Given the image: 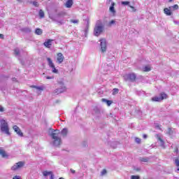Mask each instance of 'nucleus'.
Wrapping results in <instances>:
<instances>
[{"mask_svg": "<svg viewBox=\"0 0 179 179\" xmlns=\"http://www.w3.org/2000/svg\"><path fill=\"white\" fill-rule=\"evenodd\" d=\"M62 136H66L68 135V129H63L61 132Z\"/></svg>", "mask_w": 179, "mask_h": 179, "instance_id": "f3484780", "label": "nucleus"}, {"mask_svg": "<svg viewBox=\"0 0 179 179\" xmlns=\"http://www.w3.org/2000/svg\"><path fill=\"white\" fill-rule=\"evenodd\" d=\"M23 166H24V162H17L15 165H13L11 167V170L13 171H16V170H19V169H22V167H23Z\"/></svg>", "mask_w": 179, "mask_h": 179, "instance_id": "20e7f679", "label": "nucleus"}, {"mask_svg": "<svg viewBox=\"0 0 179 179\" xmlns=\"http://www.w3.org/2000/svg\"><path fill=\"white\" fill-rule=\"evenodd\" d=\"M101 41V50L102 52H106L107 50V42L104 38L99 40Z\"/></svg>", "mask_w": 179, "mask_h": 179, "instance_id": "423d86ee", "label": "nucleus"}, {"mask_svg": "<svg viewBox=\"0 0 179 179\" xmlns=\"http://www.w3.org/2000/svg\"><path fill=\"white\" fill-rule=\"evenodd\" d=\"M52 41H54V40L48 39L47 41L43 43V45H45L46 48H51V45H52Z\"/></svg>", "mask_w": 179, "mask_h": 179, "instance_id": "1a4fd4ad", "label": "nucleus"}, {"mask_svg": "<svg viewBox=\"0 0 179 179\" xmlns=\"http://www.w3.org/2000/svg\"><path fill=\"white\" fill-rule=\"evenodd\" d=\"M140 160H141V162H143L145 163L149 162V159H148V158H141Z\"/></svg>", "mask_w": 179, "mask_h": 179, "instance_id": "a878e982", "label": "nucleus"}, {"mask_svg": "<svg viewBox=\"0 0 179 179\" xmlns=\"http://www.w3.org/2000/svg\"><path fill=\"white\" fill-rule=\"evenodd\" d=\"M50 136L52 139H53V145H55V146H59V145H61V138L59 136H58V134L52 133Z\"/></svg>", "mask_w": 179, "mask_h": 179, "instance_id": "7ed1b4c3", "label": "nucleus"}, {"mask_svg": "<svg viewBox=\"0 0 179 179\" xmlns=\"http://www.w3.org/2000/svg\"><path fill=\"white\" fill-rule=\"evenodd\" d=\"M56 93H62V91H58V90H57Z\"/></svg>", "mask_w": 179, "mask_h": 179, "instance_id": "09e8293b", "label": "nucleus"}, {"mask_svg": "<svg viewBox=\"0 0 179 179\" xmlns=\"http://www.w3.org/2000/svg\"><path fill=\"white\" fill-rule=\"evenodd\" d=\"M3 111H4L3 107H2V106L0 105V113H3Z\"/></svg>", "mask_w": 179, "mask_h": 179, "instance_id": "58836bf2", "label": "nucleus"}, {"mask_svg": "<svg viewBox=\"0 0 179 179\" xmlns=\"http://www.w3.org/2000/svg\"><path fill=\"white\" fill-rule=\"evenodd\" d=\"M118 92H120V90H118V88L113 89V96L115 94H117Z\"/></svg>", "mask_w": 179, "mask_h": 179, "instance_id": "b1692460", "label": "nucleus"}, {"mask_svg": "<svg viewBox=\"0 0 179 179\" xmlns=\"http://www.w3.org/2000/svg\"><path fill=\"white\" fill-rule=\"evenodd\" d=\"M13 179H22V178H20V176H15L13 177Z\"/></svg>", "mask_w": 179, "mask_h": 179, "instance_id": "ea45409f", "label": "nucleus"}, {"mask_svg": "<svg viewBox=\"0 0 179 179\" xmlns=\"http://www.w3.org/2000/svg\"><path fill=\"white\" fill-rule=\"evenodd\" d=\"M71 173H73V174H75V173L76 172L75 170H73V169H71Z\"/></svg>", "mask_w": 179, "mask_h": 179, "instance_id": "de8ad7c7", "label": "nucleus"}, {"mask_svg": "<svg viewBox=\"0 0 179 179\" xmlns=\"http://www.w3.org/2000/svg\"><path fill=\"white\" fill-rule=\"evenodd\" d=\"M0 155L1 157H3L4 159L8 158V155L6 154V151L4 150L0 149Z\"/></svg>", "mask_w": 179, "mask_h": 179, "instance_id": "ddd939ff", "label": "nucleus"}, {"mask_svg": "<svg viewBox=\"0 0 179 179\" xmlns=\"http://www.w3.org/2000/svg\"><path fill=\"white\" fill-rule=\"evenodd\" d=\"M143 138L144 139H146V138H148V135L143 134Z\"/></svg>", "mask_w": 179, "mask_h": 179, "instance_id": "a18cd8bd", "label": "nucleus"}, {"mask_svg": "<svg viewBox=\"0 0 179 179\" xmlns=\"http://www.w3.org/2000/svg\"><path fill=\"white\" fill-rule=\"evenodd\" d=\"M70 22L71 23H74V24H78L79 23V20H71Z\"/></svg>", "mask_w": 179, "mask_h": 179, "instance_id": "cd10ccee", "label": "nucleus"}, {"mask_svg": "<svg viewBox=\"0 0 179 179\" xmlns=\"http://www.w3.org/2000/svg\"><path fill=\"white\" fill-rule=\"evenodd\" d=\"M102 101H106L107 106H110L111 104H113V101L110 100H107L106 99H102Z\"/></svg>", "mask_w": 179, "mask_h": 179, "instance_id": "6ab92c4d", "label": "nucleus"}, {"mask_svg": "<svg viewBox=\"0 0 179 179\" xmlns=\"http://www.w3.org/2000/svg\"><path fill=\"white\" fill-rule=\"evenodd\" d=\"M167 134L168 135H173V129H171V128H169Z\"/></svg>", "mask_w": 179, "mask_h": 179, "instance_id": "393cba45", "label": "nucleus"}, {"mask_svg": "<svg viewBox=\"0 0 179 179\" xmlns=\"http://www.w3.org/2000/svg\"><path fill=\"white\" fill-rule=\"evenodd\" d=\"M57 61L58 64H62L64 62V59H65V57H64V55L62 53L59 52L57 54Z\"/></svg>", "mask_w": 179, "mask_h": 179, "instance_id": "0eeeda50", "label": "nucleus"}, {"mask_svg": "<svg viewBox=\"0 0 179 179\" xmlns=\"http://www.w3.org/2000/svg\"><path fill=\"white\" fill-rule=\"evenodd\" d=\"M129 8H131V9H132V12H136V9H135V7H134L132 6H129Z\"/></svg>", "mask_w": 179, "mask_h": 179, "instance_id": "4c0bfd02", "label": "nucleus"}, {"mask_svg": "<svg viewBox=\"0 0 179 179\" xmlns=\"http://www.w3.org/2000/svg\"><path fill=\"white\" fill-rule=\"evenodd\" d=\"M115 6V3H112L111 6L109 8L110 12H111L114 15H115V9L114 8Z\"/></svg>", "mask_w": 179, "mask_h": 179, "instance_id": "4468645a", "label": "nucleus"}, {"mask_svg": "<svg viewBox=\"0 0 179 179\" xmlns=\"http://www.w3.org/2000/svg\"><path fill=\"white\" fill-rule=\"evenodd\" d=\"M169 2H173V0H169Z\"/></svg>", "mask_w": 179, "mask_h": 179, "instance_id": "8fccbe9b", "label": "nucleus"}, {"mask_svg": "<svg viewBox=\"0 0 179 179\" xmlns=\"http://www.w3.org/2000/svg\"><path fill=\"white\" fill-rule=\"evenodd\" d=\"M150 71H152L150 66H145L143 69L144 72H150Z\"/></svg>", "mask_w": 179, "mask_h": 179, "instance_id": "a211bd4d", "label": "nucleus"}, {"mask_svg": "<svg viewBox=\"0 0 179 179\" xmlns=\"http://www.w3.org/2000/svg\"><path fill=\"white\" fill-rule=\"evenodd\" d=\"M159 99H161V101H162V100H164V99H167V94L164 92H162L160 94Z\"/></svg>", "mask_w": 179, "mask_h": 179, "instance_id": "dca6fc26", "label": "nucleus"}, {"mask_svg": "<svg viewBox=\"0 0 179 179\" xmlns=\"http://www.w3.org/2000/svg\"><path fill=\"white\" fill-rule=\"evenodd\" d=\"M0 38H2V40H3V38H5L3 36V34H0Z\"/></svg>", "mask_w": 179, "mask_h": 179, "instance_id": "c03bdc74", "label": "nucleus"}, {"mask_svg": "<svg viewBox=\"0 0 179 179\" xmlns=\"http://www.w3.org/2000/svg\"><path fill=\"white\" fill-rule=\"evenodd\" d=\"M128 78L130 79L131 82H135V80H136V75L134 73H129Z\"/></svg>", "mask_w": 179, "mask_h": 179, "instance_id": "9b49d317", "label": "nucleus"}, {"mask_svg": "<svg viewBox=\"0 0 179 179\" xmlns=\"http://www.w3.org/2000/svg\"><path fill=\"white\" fill-rule=\"evenodd\" d=\"M30 87H31L32 89H37V86L36 85H31Z\"/></svg>", "mask_w": 179, "mask_h": 179, "instance_id": "37998d69", "label": "nucleus"}, {"mask_svg": "<svg viewBox=\"0 0 179 179\" xmlns=\"http://www.w3.org/2000/svg\"><path fill=\"white\" fill-rule=\"evenodd\" d=\"M164 13L166 16H171V15H173V13H171V7L165 8L164 9Z\"/></svg>", "mask_w": 179, "mask_h": 179, "instance_id": "9d476101", "label": "nucleus"}, {"mask_svg": "<svg viewBox=\"0 0 179 179\" xmlns=\"http://www.w3.org/2000/svg\"><path fill=\"white\" fill-rule=\"evenodd\" d=\"M113 24H115V20H112L109 23H108V26L111 27L113 26Z\"/></svg>", "mask_w": 179, "mask_h": 179, "instance_id": "bb28decb", "label": "nucleus"}, {"mask_svg": "<svg viewBox=\"0 0 179 179\" xmlns=\"http://www.w3.org/2000/svg\"><path fill=\"white\" fill-rule=\"evenodd\" d=\"M172 10H177L178 9V6L177 4H175L173 6H170Z\"/></svg>", "mask_w": 179, "mask_h": 179, "instance_id": "5701e85b", "label": "nucleus"}, {"mask_svg": "<svg viewBox=\"0 0 179 179\" xmlns=\"http://www.w3.org/2000/svg\"><path fill=\"white\" fill-rule=\"evenodd\" d=\"M39 16L41 19H43V17H44V11H43V10H39Z\"/></svg>", "mask_w": 179, "mask_h": 179, "instance_id": "4be33fe9", "label": "nucleus"}, {"mask_svg": "<svg viewBox=\"0 0 179 179\" xmlns=\"http://www.w3.org/2000/svg\"><path fill=\"white\" fill-rule=\"evenodd\" d=\"M104 30V25H103V22L101 20L96 21V24L94 28V35L96 37H99L103 33Z\"/></svg>", "mask_w": 179, "mask_h": 179, "instance_id": "f257e3e1", "label": "nucleus"}, {"mask_svg": "<svg viewBox=\"0 0 179 179\" xmlns=\"http://www.w3.org/2000/svg\"><path fill=\"white\" fill-rule=\"evenodd\" d=\"M178 171H179V168L178 169Z\"/></svg>", "mask_w": 179, "mask_h": 179, "instance_id": "603ef678", "label": "nucleus"}, {"mask_svg": "<svg viewBox=\"0 0 179 179\" xmlns=\"http://www.w3.org/2000/svg\"><path fill=\"white\" fill-rule=\"evenodd\" d=\"M47 61L48 62L49 66L50 68H52V73H58V70H57V69H55V65H54V63L52 62V60L51 59V58L48 57Z\"/></svg>", "mask_w": 179, "mask_h": 179, "instance_id": "39448f33", "label": "nucleus"}, {"mask_svg": "<svg viewBox=\"0 0 179 179\" xmlns=\"http://www.w3.org/2000/svg\"><path fill=\"white\" fill-rule=\"evenodd\" d=\"M43 174L44 177H47V176H50V174H52V171H45L43 172Z\"/></svg>", "mask_w": 179, "mask_h": 179, "instance_id": "aec40b11", "label": "nucleus"}, {"mask_svg": "<svg viewBox=\"0 0 179 179\" xmlns=\"http://www.w3.org/2000/svg\"><path fill=\"white\" fill-rule=\"evenodd\" d=\"M36 90H40L41 92H43L44 90V89L42 87H37Z\"/></svg>", "mask_w": 179, "mask_h": 179, "instance_id": "e433bc0d", "label": "nucleus"}, {"mask_svg": "<svg viewBox=\"0 0 179 179\" xmlns=\"http://www.w3.org/2000/svg\"><path fill=\"white\" fill-rule=\"evenodd\" d=\"M157 139H158V141H160L162 143H164V141H163V139H162L161 136H158Z\"/></svg>", "mask_w": 179, "mask_h": 179, "instance_id": "f704fd0d", "label": "nucleus"}, {"mask_svg": "<svg viewBox=\"0 0 179 179\" xmlns=\"http://www.w3.org/2000/svg\"><path fill=\"white\" fill-rule=\"evenodd\" d=\"M131 179H141V177L139 176H131Z\"/></svg>", "mask_w": 179, "mask_h": 179, "instance_id": "c85d7f7f", "label": "nucleus"}, {"mask_svg": "<svg viewBox=\"0 0 179 179\" xmlns=\"http://www.w3.org/2000/svg\"><path fill=\"white\" fill-rule=\"evenodd\" d=\"M73 5V0H67L65 6L66 8H72V6Z\"/></svg>", "mask_w": 179, "mask_h": 179, "instance_id": "f8f14e48", "label": "nucleus"}, {"mask_svg": "<svg viewBox=\"0 0 179 179\" xmlns=\"http://www.w3.org/2000/svg\"><path fill=\"white\" fill-rule=\"evenodd\" d=\"M13 128L15 132H16V134H17L19 136L23 137V132H22V130L20 129V128H19V127L15 125Z\"/></svg>", "mask_w": 179, "mask_h": 179, "instance_id": "6e6552de", "label": "nucleus"}, {"mask_svg": "<svg viewBox=\"0 0 179 179\" xmlns=\"http://www.w3.org/2000/svg\"><path fill=\"white\" fill-rule=\"evenodd\" d=\"M46 79H54V76H46Z\"/></svg>", "mask_w": 179, "mask_h": 179, "instance_id": "79ce46f5", "label": "nucleus"}, {"mask_svg": "<svg viewBox=\"0 0 179 179\" xmlns=\"http://www.w3.org/2000/svg\"><path fill=\"white\" fill-rule=\"evenodd\" d=\"M14 52L15 55H19V54H20V51H19L18 49H15Z\"/></svg>", "mask_w": 179, "mask_h": 179, "instance_id": "c756f323", "label": "nucleus"}, {"mask_svg": "<svg viewBox=\"0 0 179 179\" xmlns=\"http://www.w3.org/2000/svg\"><path fill=\"white\" fill-rule=\"evenodd\" d=\"M175 163L177 167H179V159L178 158H176L175 159Z\"/></svg>", "mask_w": 179, "mask_h": 179, "instance_id": "7c9ffc66", "label": "nucleus"}, {"mask_svg": "<svg viewBox=\"0 0 179 179\" xmlns=\"http://www.w3.org/2000/svg\"><path fill=\"white\" fill-rule=\"evenodd\" d=\"M35 34H37V36H41V34H43V29L37 28L35 30Z\"/></svg>", "mask_w": 179, "mask_h": 179, "instance_id": "2eb2a0df", "label": "nucleus"}, {"mask_svg": "<svg viewBox=\"0 0 179 179\" xmlns=\"http://www.w3.org/2000/svg\"><path fill=\"white\" fill-rule=\"evenodd\" d=\"M1 132H4L7 135H10V133L9 132V127L8 126V122H6V120H1Z\"/></svg>", "mask_w": 179, "mask_h": 179, "instance_id": "f03ea898", "label": "nucleus"}, {"mask_svg": "<svg viewBox=\"0 0 179 179\" xmlns=\"http://www.w3.org/2000/svg\"><path fill=\"white\" fill-rule=\"evenodd\" d=\"M152 101H162V99L159 96H154L152 98Z\"/></svg>", "mask_w": 179, "mask_h": 179, "instance_id": "412c9836", "label": "nucleus"}, {"mask_svg": "<svg viewBox=\"0 0 179 179\" xmlns=\"http://www.w3.org/2000/svg\"><path fill=\"white\" fill-rule=\"evenodd\" d=\"M13 80H16V78H13Z\"/></svg>", "mask_w": 179, "mask_h": 179, "instance_id": "3c124183", "label": "nucleus"}, {"mask_svg": "<svg viewBox=\"0 0 179 179\" xmlns=\"http://www.w3.org/2000/svg\"><path fill=\"white\" fill-rule=\"evenodd\" d=\"M24 31H31V30L29 28L24 29Z\"/></svg>", "mask_w": 179, "mask_h": 179, "instance_id": "a19ab883", "label": "nucleus"}, {"mask_svg": "<svg viewBox=\"0 0 179 179\" xmlns=\"http://www.w3.org/2000/svg\"><path fill=\"white\" fill-rule=\"evenodd\" d=\"M122 5H129V1H122Z\"/></svg>", "mask_w": 179, "mask_h": 179, "instance_id": "c9c22d12", "label": "nucleus"}, {"mask_svg": "<svg viewBox=\"0 0 179 179\" xmlns=\"http://www.w3.org/2000/svg\"><path fill=\"white\" fill-rule=\"evenodd\" d=\"M105 174H107V170L103 169V171L101 173V176H105Z\"/></svg>", "mask_w": 179, "mask_h": 179, "instance_id": "2f4dec72", "label": "nucleus"}, {"mask_svg": "<svg viewBox=\"0 0 179 179\" xmlns=\"http://www.w3.org/2000/svg\"><path fill=\"white\" fill-rule=\"evenodd\" d=\"M135 142H136V143H141V138L136 137L135 138Z\"/></svg>", "mask_w": 179, "mask_h": 179, "instance_id": "72a5a7b5", "label": "nucleus"}, {"mask_svg": "<svg viewBox=\"0 0 179 179\" xmlns=\"http://www.w3.org/2000/svg\"><path fill=\"white\" fill-rule=\"evenodd\" d=\"M33 6H36V8H38V2L33 1Z\"/></svg>", "mask_w": 179, "mask_h": 179, "instance_id": "473e14b6", "label": "nucleus"}, {"mask_svg": "<svg viewBox=\"0 0 179 179\" xmlns=\"http://www.w3.org/2000/svg\"><path fill=\"white\" fill-rule=\"evenodd\" d=\"M50 179H54V174L52 172V174H50Z\"/></svg>", "mask_w": 179, "mask_h": 179, "instance_id": "49530a36", "label": "nucleus"}]
</instances>
